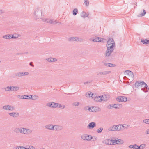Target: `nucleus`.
Here are the masks:
<instances>
[{"label":"nucleus","mask_w":149,"mask_h":149,"mask_svg":"<svg viewBox=\"0 0 149 149\" xmlns=\"http://www.w3.org/2000/svg\"><path fill=\"white\" fill-rule=\"evenodd\" d=\"M42 14V10L40 8L36 9L34 11L33 15L35 19L37 20L40 19Z\"/></svg>","instance_id":"obj_1"},{"label":"nucleus","mask_w":149,"mask_h":149,"mask_svg":"<svg viewBox=\"0 0 149 149\" xmlns=\"http://www.w3.org/2000/svg\"><path fill=\"white\" fill-rule=\"evenodd\" d=\"M115 46V44H113V45H106L107 49L105 52L106 56L109 57L110 55L114 50Z\"/></svg>","instance_id":"obj_2"},{"label":"nucleus","mask_w":149,"mask_h":149,"mask_svg":"<svg viewBox=\"0 0 149 149\" xmlns=\"http://www.w3.org/2000/svg\"><path fill=\"white\" fill-rule=\"evenodd\" d=\"M20 132L22 134L29 135L32 133L33 131L30 129L24 128V127H20Z\"/></svg>","instance_id":"obj_3"},{"label":"nucleus","mask_w":149,"mask_h":149,"mask_svg":"<svg viewBox=\"0 0 149 149\" xmlns=\"http://www.w3.org/2000/svg\"><path fill=\"white\" fill-rule=\"evenodd\" d=\"M125 73L127 74L129 77V80L130 79L132 81L134 80V76L133 73L132 71L127 70H126L125 72Z\"/></svg>","instance_id":"obj_4"},{"label":"nucleus","mask_w":149,"mask_h":149,"mask_svg":"<svg viewBox=\"0 0 149 149\" xmlns=\"http://www.w3.org/2000/svg\"><path fill=\"white\" fill-rule=\"evenodd\" d=\"M42 19L44 22H46L47 23H49L54 24H55L57 23H58V22H57L56 20L53 21L52 20L50 19H49L45 18H42Z\"/></svg>","instance_id":"obj_5"},{"label":"nucleus","mask_w":149,"mask_h":149,"mask_svg":"<svg viewBox=\"0 0 149 149\" xmlns=\"http://www.w3.org/2000/svg\"><path fill=\"white\" fill-rule=\"evenodd\" d=\"M83 39L76 37H70L68 39V40L70 42H81L82 41Z\"/></svg>","instance_id":"obj_6"},{"label":"nucleus","mask_w":149,"mask_h":149,"mask_svg":"<svg viewBox=\"0 0 149 149\" xmlns=\"http://www.w3.org/2000/svg\"><path fill=\"white\" fill-rule=\"evenodd\" d=\"M81 139L84 140L90 141L93 138L92 137L89 135L87 134H84L81 136Z\"/></svg>","instance_id":"obj_7"},{"label":"nucleus","mask_w":149,"mask_h":149,"mask_svg":"<svg viewBox=\"0 0 149 149\" xmlns=\"http://www.w3.org/2000/svg\"><path fill=\"white\" fill-rule=\"evenodd\" d=\"M3 109L6 110L13 111L15 110V108L12 105H6L3 107Z\"/></svg>","instance_id":"obj_8"},{"label":"nucleus","mask_w":149,"mask_h":149,"mask_svg":"<svg viewBox=\"0 0 149 149\" xmlns=\"http://www.w3.org/2000/svg\"><path fill=\"white\" fill-rule=\"evenodd\" d=\"M29 74V73L28 72H17L15 74V76L16 77H20L22 76H24Z\"/></svg>","instance_id":"obj_9"},{"label":"nucleus","mask_w":149,"mask_h":149,"mask_svg":"<svg viewBox=\"0 0 149 149\" xmlns=\"http://www.w3.org/2000/svg\"><path fill=\"white\" fill-rule=\"evenodd\" d=\"M116 99L118 102H125L127 101V98L125 96H119Z\"/></svg>","instance_id":"obj_10"},{"label":"nucleus","mask_w":149,"mask_h":149,"mask_svg":"<svg viewBox=\"0 0 149 149\" xmlns=\"http://www.w3.org/2000/svg\"><path fill=\"white\" fill-rule=\"evenodd\" d=\"M63 129V126L60 125H54V130L56 131H59L62 130Z\"/></svg>","instance_id":"obj_11"},{"label":"nucleus","mask_w":149,"mask_h":149,"mask_svg":"<svg viewBox=\"0 0 149 149\" xmlns=\"http://www.w3.org/2000/svg\"><path fill=\"white\" fill-rule=\"evenodd\" d=\"M57 103L48 102L46 104V106L52 108H56V107Z\"/></svg>","instance_id":"obj_12"},{"label":"nucleus","mask_w":149,"mask_h":149,"mask_svg":"<svg viewBox=\"0 0 149 149\" xmlns=\"http://www.w3.org/2000/svg\"><path fill=\"white\" fill-rule=\"evenodd\" d=\"M96 126V124L95 122H91L87 126V127L89 129H93Z\"/></svg>","instance_id":"obj_13"},{"label":"nucleus","mask_w":149,"mask_h":149,"mask_svg":"<svg viewBox=\"0 0 149 149\" xmlns=\"http://www.w3.org/2000/svg\"><path fill=\"white\" fill-rule=\"evenodd\" d=\"M8 114L10 116L14 118L18 117L19 115V114L18 113L14 112L9 113Z\"/></svg>","instance_id":"obj_14"},{"label":"nucleus","mask_w":149,"mask_h":149,"mask_svg":"<svg viewBox=\"0 0 149 149\" xmlns=\"http://www.w3.org/2000/svg\"><path fill=\"white\" fill-rule=\"evenodd\" d=\"M54 125L51 124H49L46 125L45 126V129L50 130H54Z\"/></svg>","instance_id":"obj_15"},{"label":"nucleus","mask_w":149,"mask_h":149,"mask_svg":"<svg viewBox=\"0 0 149 149\" xmlns=\"http://www.w3.org/2000/svg\"><path fill=\"white\" fill-rule=\"evenodd\" d=\"M143 83L144 82L143 81H139L137 82L135 84V87L138 88L139 86H141V87H142Z\"/></svg>","instance_id":"obj_16"},{"label":"nucleus","mask_w":149,"mask_h":149,"mask_svg":"<svg viewBox=\"0 0 149 149\" xmlns=\"http://www.w3.org/2000/svg\"><path fill=\"white\" fill-rule=\"evenodd\" d=\"M115 44L114 41L113 39L112 38H110L108 40L107 43L106 45H113Z\"/></svg>","instance_id":"obj_17"},{"label":"nucleus","mask_w":149,"mask_h":149,"mask_svg":"<svg viewBox=\"0 0 149 149\" xmlns=\"http://www.w3.org/2000/svg\"><path fill=\"white\" fill-rule=\"evenodd\" d=\"M143 87L144 88H142L141 90H145L146 91H148L149 89V88L146 84L144 82V83L143 84L142 87Z\"/></svg>","instance_id":"obj_18"},{"label":"nucleus","mask_w":149,"mask_h":149,"mask_svg":"<svg viewBox=\"0 0 149 149\" xmlns=\"http://www.w3.org/2000/svg\"><path fill=\"white\" fill-rule=\"evenodd\" d=\"M112 107L116 109H120L122 107V105L119 104H114Z\"/></svg>","instance_id":"obj_19"},{"label":"nucleus","mask_w":149,"mask_h":149,"mask_svg":"<svg viewBox=\"0 0 149 149\" xmlns=\"http://www.w3.org/2000/svg\"><path fill=\"white\" fill-rule=\"evenodd\" d=\"M10 39H16L18 38L19 36H20L19 34H10Z\"/></svg>","instance_id":"obj_20"},{"label":"nucleus","mask_w":149,"mask_h":149,"mask_svg":"<svg viewBox=\"0 0 149 149\" xmlns=\"http://www.w3.org/2000/svg\"><path fill=\"white\" fill-rule=\"evenodd\" d=\"M108 130L109 131H116V125H113L111 127L108 128Z\"/></svg>","instance_id":"obj_21"},{"label":"nucleus","mask_w":149,"mask_h":149,"mask_svg":"<svg viewBox=\"0 0 149 149\" xmlns=\"http://www.w3.org/2000/svg\"><path fill=\"white\" fill-rule=\"evenodd\" d=\"M80 15L82 17L85 18L88 17L89 14L88 13H86L85 12L83 11L81 13Z\"/></svg>","instance_id":"obj_22"},{"label":"nucleus","mask_w":149,"mask_h":149,"mask_svg":"<svg viewBox=\"0 0 149 149\" xmlns=\"http://www.w3.org/2000/svg\"><path fill=\"white\" fill-rule=\"evenodd\" d=\"M46 60L49 62H55L57 61V59L56 58L52 57L48 58L47 59H46Z\"/></svg>","instance_id":"obj_23"},{"label":"nucleus","mask_w":149,"mask_h":149,"mask_svg":"<svg viewBox=\"0 0 149 149\" xmlns=\"http://www.w3.org/2000/svg\"><path fill=\"white\" fill-rule=\"evenodd\" d=\"M111 140L110 139H106L104 140L103 141V143H105L106 145H111Z\"/></svg>","instance_id":"obj_24"},{"label":"nucleus","mask_w":149,"mask_h":149,"mask_svg":"<svg viewBox=\"0 0 149 149\" xmlns=\"http://www.w3.org/2000/svg\"><path fill=\"white\" fill-rule=\"evenodd\" d=\"M111 72V71H104L99 72V74L101 75H106L109 74Z\"/></svg>","instance_id":"obj_25"},{"label":"nucleus","mask_w":149,"mask_h":149,"mask_svg":"<svg viewBox=\"0 0 149 149\" xmlns=\"http://www.w3.org/2000/svg\"><path fill=\"white\" fill-rule=\"evenodd\" d=\"M10 34H7L3 35L2 36V38L4 39L10 40Z\"/></svg>","instance_id":"obj_26"},{"label":"nucleus","mask_w":149,"mask_h":149,"mask_svg":"<svg viewBox=\"0 0 149 149\" xmlns=\"http://www.w3.org/2000/svg\"><path fill=\"white\" fill-rule=\"evenodd\" d=\"M116 140V144H121L124 143L123 140L121 139H117Z\"/></svg>","instance_id":"obj_27"},{"label":"nucleus","mask_w":149,"mask_h":149,"mask_svg":"<svg viewBox=\"0 0 149 149\" xmlns=\"http://www.w3.org/2000/svg\"><path fill=\"white\" fill-rule=\"evenodd\" d=\"M94 100L97 102H100L102 101V100L101 98V96H97L95 98Z\"/></svg>","instance_id":"obj_28"},{"label":"nucleus","mask_w":149,"mask_h":149,"mask_svg":"<svg viewBox=\"0 0 149 149\" xmlns=\"http://www.w3.org/2000/svg\"><path fill=\"white\" fill-rule=\"evenodd\" d=\"M5 90L6 91H11L12 90V86H9L5 88Z\"/></svg>","instance_id":"obj_29"},{"label":"nucleus","mask_w":149,"mask_h":149,"mask_svg":"<svg viewBox=\"0 0 149 149\" xmlns=\"http://www.w3.org/2000/svg\"><path fill=\"white\" fill-rule=\"evenodd\" d=\"M56 107H58L62 109H63L65 107V106L64 105H61L60 104L57 103Z\"/></svg>","instance_id":"obj_30"},{"label":"nucleus","mask_w":149,"mask_h":149,"mask_svg":"<svg viewBox=\"0 0 149 149\" xmlns=\"http://www.w3.org/2000/svg\"><path fill=\"white\" fill-rule=\"evenodd\" d=\"M141 42L143 44H146L149 43V40L142 39L141 40Z\"/></svg>","instance_id":"obj_31"},{"label":"nucleus","mask_w":149,"mask_h":149,"mask_svg":"<svg viewBox=\"0 0 149 149\" xmlns=\"http://www.w3.org/2000/svg\"><path fill=\"white\" fill-rule=\"evenodd\" d=\"M19 87L17 86H12V91H15L19 90Z\"/></svg>","instance_id":"obj_32"},{"label":"nucleus","mask_w":149,"mask_h":149,"mask_svg":"<svg viewBox=\"0 0 149 149\" xmlns=\"http://www.w3.org/2000/svg\"><path fill=\"white\" fill-rule=\"evenodd\" d=\"M121 125L120 124L118 125H116V131H120L121 130Z\"/></svg>","instance_id":"obj_33"},{"label":"nucleus","mask_w":149,"mask_h":149,"mask_svg":"<svg viewBox=\"0 0 149 149\" xmlns=\"http://www.w3.org/2000/svg\"><path fill=\"white\" fill-rule=\"evenodd\" d=\"M24 149H35V148L33 146L30 145L28 146L26 148L24 147Z\"/></svg>","instance_id":"obj_34"},{"label":"nucleus","mask_w":149,"mask_h":149,"mask_svg":"<svg viewBox=\"0 0 149 149\" xmlns=\"http://www.w3.org/2000/svg\"><path fill=\"white\" fill-rule=\"evenodd\" d=\"M146 147V144H142L140 146H138V149H143Z\"/></svg>","instance_id":"obj_35"},{"label":"nucleus","mask_w":149,"mask_h":149,"mask_svg":"<svg viewBox=\"0 0 149 149\" xmlns=\"http://www.w3.org/2000/svg\"><path fill=\"white\" fill-rule=\"evenodd\" d=\"M143 12L141 14H140L139 15H138V16L139 17H141L144 16L146 14V11L145 10H143Z\"/></svg>","instance_id":"obj_36"},{"label":"nucleus","mask_w":149,"mask_h":149,"mask_svg":"<svg viewBox=\"0 0 149 149\" xmlns=\"http://www.w3.org/2000/svg\"><path fill=\"white\" fill-rule=\"evenodd\" d=\"M13 131L15 133H18L20 132V128H16L14 129Z\"/></svg>","instance_id":"obj_37"},{"label":"nucleus","mask_w":149,"mask_h":149,"mask_svg":"<svg viewBox=\"0 0 149 149\" xmlns=\"http://www.w3.org/2000/svg\"><path fill=\"white\" fill-rule=\"evenodd\" d=\"M38 97V96H37L36 95H31V97H30V99H31L33 100H35Z\"/></svg>","instance_id":"obj_38"},{"label":"nucleus","mask_w":149,"mask_h":149,"mask_svg":"<svg viewBox=\"0 0 149 149\" xmlns=\"http://www.w3.org/2000/svg\"><path fill=\"white\" fill-rule=\"evenodd\" d=\"M78 13V10L77 8L74 9L73 11V14L74 15H75Z\"/></svg>","instance_id":"obj_39"},{"label":"nucleus","mask_w":149,"mask_h":149,"mask_svg":"<svg viewBox=\"0 0 149 149\" xmlns=\"http://www.w3.org/2000/svg\"><path fill=\"white\" fill-rule=\"evenodd\" d=\"M143 123L145 124H149V119H145L143 120Z\"/></svg>","instance_id":"obj_40"},{"label":"nucleus","mask_w":149,"mask_h":149,"mask_svg":"<svg viewBox=\"0 0 149 149\" xmlns=\"http://www.w3.org/2000/svg\"><path fill=\"white\" fill-rule=\"evenodd\" d=\"M88 96L89 97H91L92 98H94L95 96H94V95L93 94V93L91 92H90V93H88ZM94 96H95L94 95Z\"/></svg>","instance_id":"obj_41"},{"label":"nucleus","mask_w":149,"mask_h":149,"mask_svg":"<svg viewBox=\"0 0 149 149\" xmlns=\"http://www.w3.org/2000/svg\"><path fill=\"white\" fill-rule=\"evenodd\" d=\"M103 130V128L102 127H100L97 130V133H100Z\"/></svg>","instance_id":"obj_42"},{"label":"nucleus","mask_w":149,"mask_h":149,"mask_svg":"<svg viewBox=\"0 0 149 149\" xmlns=\"http://www.w3.org/2000/svg\"><path fill=\"white\" fill-rule=\"evenodd\" d=\"M24 148L23 146H16L14 147L13 149H24Z\"/></svg>","instance_id":"obj_43"},{"label":"nucleus","mask_w":149,"mask_h":149,"mask_svg":"<svg viewBox=\"0 0 149 149\" xmlns=\"http://www.w3.org/2000/svg\"><path fill=\"white\" fill-rule=\"evenodd\" d=\"M24 99H30L31 95H24Z\"/></svg>","instance_id":"obj_44"},{"label":"nucleus","mask_w":149,"mask_h":149,"mask_svg":"<svg viewBox=\"0 0 149 149\" xmlns=\"http://www.w3.org/2000/svg\"><path fill=\"white\" fill-rule=\"evenodd\" d=\"M79 103L77 102H75L73 103V105L75 106H77L79 105Z\"/></svg>","instance_id":"obj_45"},{"label":"nucleus","mask_w":149,"mask_h":149,"mask_svg":"<svg viewBox=\"0 0 149 149\" xmlns=\"http://www.w3.org/2000/svg\"><path fill=\"white\" fill-rule=\"evenodd\" d=\"M111 145H114L115 143L116 144V140H111Z\"/></svg>","instance_id":"obj_46"},{"label":"nucleus","mask_w":149,"mask_h":149,"mask_svg":"<svg viewBox=\"0 0 149 149\" xmlns=\"http://www.w3.org/2000/svg\"><path fill=\"white\" fill-rule=\"evenodd\" d=\"M84 3L86 6H88L89 5V1L87 0H85Z\"/></svg>","instance_id":"obj_47"},{"label":"nucleus","mask_w":149,"mask_h":149,"mask_svg":"<svg viewBox=\"0 0 149 149\" xmlns=\"http://www.w3.org/2000/svg\"><path fill=\"white\" fill-rule=\"evenodd\" d=\"M24 95H19L17 96V97L18 98L21 99H24Z\"/></svg>","instance_id":"obj_48"},{"label":"nucleus","mask_w":149,"mask_h":149,"mask_svg":"<svg viewBox=\"0 0 149 149\" xmlns=\"http://www.w3.org/2000/svg\"><path fill=\"white\" fill-rule=\"evenodd\" d=\"M121 125L123 127L125 128H127L129 127L126 124Z\"/></svg>","instance_id":"obj_49"},{"label":"nucleus","mask_w":149,"mask_h":149,"mask_svg":"<svg viewBox=\"0 0 149 149\" xmlns=\"http://www.w3.org/2000/svg\"><path fill=\"white\" fill-rule=\"evenodd\" d=\"M92 108H95L96 110H97L98 111H100L101 110L100 108L98 107H92Z\"/></svg>","instance_id":"obj_50"},{"label":"nucleus","mask_w":149,"mask_h":149,"mask_svg":"<svg viewBox=\"0 0 149 149\" xmlns=\"http://www.w3.org/2000/svg\"><path fill=\"white\" fill-rule=\"evenodd\" d=\"M95 42H99V41H99V37H95Z\"/></svg>","instance_id":"obj_51"},{"label":"nucleus","mask_w":149,"mask_h":149,"mask_svg":"<svg viewBox=\"0 0 149 149\" xmlns=\"http://www.w3.org/2000/svg\"><path fill=\"white\" fill-rule=\"evenodd\" d=\"M108 66L109 67H113L115 66V65L114 64H111L110 63H108Z\"/></svg>","instance_id":"obj_52"},{"label":"nucleus","mask_w":149,"mask_h":149,"mask_svg":"<svg viewBox=\"0 0 149 149\" xmlns=\"http://www.w3.org/2000/svg\"><path fill=\"white\" fill-rule=\"evenodd\" d=\"M138 146L136 144H134L133 147V149H138Z\"/></svg>","instance_id":"obj_53"},{"label":"nucleus","mask_w":149,"mask_h":149,"mask_svg":"<svg viewBox=\"0 0 149 149\" xmlns=\"http://www.w3.org/2000/svg\"><path fill=\"white\" fill-rule=\"evenodd\" d=\"M103 40H104L103 38L99 37V41H99V42H102Z\"/></svg>","instance_id":"obj_54"},{"label":"nucleus","mask_w":149,"mask_h":149,"mask_svg":"<svg viewBox=\"0 0 149 149\" xmlns=\"http://www.w3.org/2000/svg\"><path fill=\"white\" fill-rule=\"evenodd\" d=\"M92 81H88L86 82H84V84H88L90 83H91V82Z\"/></svg>","instance_id":"obj_55"},{"label":"nucleus","mask_w":149,"mask_h":149,"mask_svg":"<svg viewBox=\"0 0 149 149\" xmlns=\"http://www.w3.org/2000/svg\"><path fill=\"white\" fill-rule=\"evenodd\" d=\"M134 145H130L129 146V147L130 148H133V147H134Z\"/></svg>","instance_id":"obj_56"},{"label":"nucleus","mask_w":149,"mask_h":149,"mask_svg":"<svg viewBox=\"0 0 149 149\" xmlns=\"http://www.w3.org/2000/svg\"><path fill=\"white\" fill-rule=\"evenodd\" d=\"M146 133L147 134H149V129H147L146 130Z\"/></svg>","instance_id":"obj_57"},{"label":"nucleus","mask_w":149,"mask_h":149,"mask_svg":"<svg viewBox=\"0 0 149 149\" xmlns=\"http://www.w3.org/2000/svg\"><path fill=\"white\" fill-rule=\"evenodd\" d=\"M29 65H30L32 66L33 67H34V65L33 64L32 62H30L29 63Z\"/></svg>","instance_id":"obj_58"},{"label":"nucleus","mask_w":149,"mask_h":149,"mask_svg":"<svg viewBox=\"0 0 149 149\" xmlns=\"http://www.w3.org/2000/svg\"><path fill=\"white\" fill-rule=\"evenodd\" d=\"M112 107L111 105H109L107 106V108L109 109L111 108V107Z\"/></svg>","instance_id":"obj_59"},{"label":"nucleus","mask_w":149,"mask_h":149,"mask_svg":"<svg viewBox=\"0 0 149 149\" xmlns=\"http://www.w3.org/2000/svg\"><path fill=\"white\" fill-rule=\"evenodd\" d=\"M88 109L90 111H93L92 110L90 107H88Z\"/></svg>","instance_id":"obj_60"},{"label":"nucleus","mask_w":149,"mask_h":149,"mask_svg":"<svg viewBox=\"0 0 149 149\" xmlns=\"http://www.w3.org/2000/svg\"><path fill=\"white\" fill-rule=\"evenodd\" d=\"M3 12L2 10H0V15L2 14Z\"/></svg>","instance_id":"obj_61"},{"label":"nucleus","mask_w":149,"mask_h":149,"mask_svg":"<svg viewBox=\"0 0 149 149\" xmlns=\"http://www.w3.org/2000/svg\"><path fill=\"white\" fill-rule=\"evenodd\" d=\"M101 98L102 100V101L103 100V96H101Z\"/></svg>","instance_id":"obj_62"},{"label":"nucleus","mask_w":149,"mask_h":149,"mask_svg":"<svg viewBox=\"0 0 149 149\" xmlns=\"http://www.w3.org/2000/svg\"><path fill=\"white\" fill-rule=\"evenodd\" d=\"M87 107H85L84 108V109L85 110H86L87 109Z\"/></svg>","instance_id":"obj_63"},{"label":"nucleus","mask_w":149,"mask_h":149,"mask_svg":"<svg viewBox=\"0 0 149 149\" xmlns=\"http://www.w3.org/2000/svg\"><path fill=\"white\" fill-rule=\"evenodd\" d=\"M104 65L105 66H107L108 65V63H104Z\"/></svg>","instance_id":"obj_64"}]
</instances>
